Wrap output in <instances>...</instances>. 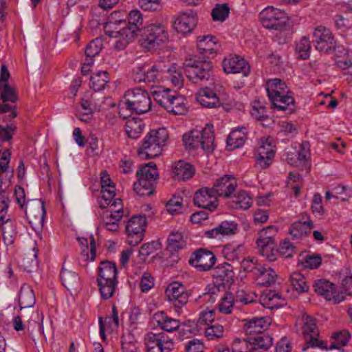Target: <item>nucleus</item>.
<instances>
[{"instance_id":"72a5a7b5","label":"nucleus","mask_w":352,"mask_h":352,"mask_svg":"<svg viewBox=\"0 0 352 352\" xmlns=\"http://www.w3.org/2000/svg\"><path fill=\"white\" fill-rule=\"evenodd\" d=\"M35 302V295L32 287L28 285H23L21 287L19 296V304L21 309L33 307Z\"/></svg>"},{"instance_id":"a878e982","label":"nucleus","mask_w":352,"mask_h":352,"mask_svg":"<svg viewBox=\"0 0 352 352\" xmlns=\"http://www.w3.org/2000/svg\"><path fill=\"white\" fill-rule=\"evenodd\" d=\"M212 276L220 282L219 284L229 286L233 283L234 272L230 264L224 263L214 269Z\"/></svg>"},{"instance_id":"c9c22d12","label":"nucleus","mask_w":352,"mask_h":352,"mask_svg":"<svg viewBox=\"0 0 352 352\" xmlns=\"http://www.w3.org/2000/svg\"><path fill=\"white\" fill-rule=\"evenodd\" d=\"M97 283L102 299L107 300L114 295L118 280L97 279Z\"/></svg>"},{"instance_id":"3c124183","label":"nucleus","mask_w":352,"mask_h":352,"mask_svg":"<svg viewBox=\"0 0 352 352\" xmlns=\"http://www.w3.org/2000/svg\"><path fill=\"white\" fill-rule=\"evenodd\" d=\"M232 352H253L250 338H235L232 345Z\"/></svg>"},{"instance_id":"f257e3e1","label":"nucleus","mask_w":352,"mask_h":352,"mask_svg":"<svg viewBox=\"0 0 352 352\" xmlns=\"http://www.w3.org/2000/svg\"><path fill=\"white\" fill-rule=\"evenodd\" d=\"M266 90L274 108L288 114L295 111L296 104L293 94L285 82L278 78L269 80Z\"/></svg>"},{"instance_id":"774afa93","label":"nucleus","mask_w":352,"mask_h":352,"mask_svg":"<svg viewBox=\"0 0 352 352\" xmlns=\"http://www.w3.org/2000/svg\"><path fill=\"white\" fill-rule=\"evenodd\" d=\"M215 311L214 309H206L201 311L197 320L199 325H211L214 320Z\"/></svg>"},{"instance_id":"7c9ffc66","label":"nucleus","mask_w":352,"mask_h":352,"mask_svg":"<svg viewBox=\"0 0 352 352\" xmlns=\"http://www.w3.org/2000/svg\"><path fill=\"white\" fill-rule=\"evenodd\" d=\"M247 139V132L245 127L233 130L227 138V147L229 150H234L242 146Z\"/></svg>"},{"instance_id":"393cba45","label":"nucleus","mask_w":352,"mask_h":352,"mask_svg":"<svg viewBox=\"0 0 352 352\" xmlns=\"http://www.w3.org/2000/svg\"><path fill=\"white\" fill-rule=\"evenodd\" d=\"M142 15L138 10H132L129 14V22L124 26L126 34L125 38L131 42L138 35L140 34L142 25Z\"/></svg>"},{"instance_id":"4d7b16f0","label":"nucleus","mask_w":352,"mask_h":352,"mask_svg":"<svg viewBox=\"0 0 352 352\" xmlns=\"http://www.w3.org/2000/svg\"><path fill=\"white\" fill-rule=\"evenodd\" d=\"M234 303V297L231 293H226L218 304L219 312L223 314H230L232 312Z\"/></svg>"},{"instance_id":"58836bf2","label":"nucleus","mask_w":352,"mask_h":352,"mask_svg":"<svg viewBox=\"0 0 352 352\" xmlns=\"http://www.w3.org/2000/svg\"><path fill=\"white\" fill-rule=\"evenodd\" d=\"M253 352H264L272 344V338L267 334H261L256 337L250 338Z\"/></svg>"},{"instance_id":"864d4df0","label":"nucleus","mask_w":352,"mask_h":352,"mask_svg":"<svg viewBox=\"0 0 352 352\" xmlns=\"http://www.w3.org/2000/svg\"><path fill=\"white\" fill-rule=\"evenodd\" d=\"M262 298L263 302L269 307H277L281 305L284 302V300L281 298V295L272 290L264 292Z\"/></svg>"},{"instance_id":"4c0bfd02","label":"nucleus","mask_w":352,"mask_h":352,"mask_svg":"<svg viewBox=\"0 0 352 352\" xmlns=\"http://www.w3.org/2000/svg\"><path fill=\"white\" fill-rule=\"evenodd\" d=\"M167 242V249L171 253L184 249L186 245V240L182 233L179 232H172L168 236Z\"/></svg>"},{"instance_id":"f3484780","label":"nucleus","mask_w":352,"mask_h":352,"mask_svg":"<svg viewBox=\"0 0 352 352\" xmlns=\"http://www.w3.org/2000/svg\"><path fill=\"white\" fill-rule=\"evenodd\" d=\"M165 293L168 300L171 302L175 307H181L188 300V294L185 287L177 282L170 284Z\"/></svg>"},{"instance_id":"e433bc0d","label":"nucleus","mask_w":352,"mask_h":352,"mask_svg":"<svg viewBox=\"0 0 352 352\" xmlns=\"http://www.w3.org/2000/svg\"><path fill=\"white\" fill-rule=\"evenodd\" d=\"M166 72V66L160 63L151 67L145 65L146 82H156L162 78Z\"/></svg>"},{"instance_id":"338daca9","label":"nucleus","mask_w":352,"mask_h":352,"mask_svg":"<svg viewBox=\"0 0 352 352\" xmlns=\"http://www.w3.org/2000/svg\"><path fill=\"white\" fill-rule=\"evenodd\" d=\"M166 210L171 214L179 213L182 210V200L180 197L170 199L166 206Z\"/></svg>"},{"instance_id":"0e129e2a","label":"nucleus","mask_w":352,"mask_h":352,"mask_svg":"<svg viewBox=\"0 0 352 352\" xmlns=\"http://www.w3.org/2000/svg\"><path fill=\"white\" fill-rule=\"evenodd\" d=\"M123 215V210L121 209L113 210H107L104 212L102 217V223L103 225L107 224V223H112L113 222H119Z\"/></svg>"},{"instance_id":"f03ea898","label":"nucleus","mask_w":352,"mask_h":352,"mask_svg":"<svg viewBox=\"0 0 352 352\" xmlns=\"http://www.w3.org/2000/svg\"><path fill=\"white\" fill-rule=\"evenodd\" d=\"M124 99L119 104V113L123 118H126L124 110L137 114H143L151 110L152 102L150 96L141 88L128 90L124 95Z\"/></svg>"},{"instance_id":"9b49d317","label":"nucleus","mask_w":352,"mask_h":352,"mask_svg":"<svg viewBox=\"0 0 352 352\" xmlns=\"http://www.w3.org/2000/svg\"><path fill=\"white\" fill-rule=\"evenodd\" d=\"M147 352H170L174 349L173 340L164 333H148L144 338Z\"/></svg>"},{"instance_id":"c85d7f7f","label":"nucleus","mask_w":352,"mask_h":352,"mask_svg":"<svg viewBox=\"0 0 352 352\" xmlns=\"http://www.w3.org/2000/svg\"><path fill=\"white\" fill-rule=\"evenodd\" d=\"M255 276L258 285L268 287L275 283L277 274L272 268H265L261 265L259 266V270H256Z\"/></svg>"},{"instance_id":"ea45409f","label":"nucleus","mask_w":352,"mask_h":352,"mask_svg":"<svg viewBox=\"0 0 352 352\" xmlns=\"http://www.w3.org/2000/svg\"><path fill=\"white\" fill-rule=\"evenodd\" d=\"M155 182L148 179L138 177V182L133 184V189L141 196H150L153 192Z\"/></svg>"},{"instance_id":"39448f33","label":"nucleus","mask_w":352,"mask_h":352,"mask_svg":"<svg viewBox=\"0 0 352 352\" xmlns=\"http://www.w3.org/2000/svg\"><path fill=\"white\" fill-rule=\"evenodd\" d=\"M214 135L212 126L207 124L201 131L193 130L183 135V142L186 148L194 150L201 148L207 153L214 149Z\"/></svg>"},{"instance_id":"dca6fc26","label":"nucleus","mask_w":352,"mask_h":352,"mask_svg":"<svg viewBox=\"0 0 352 352\" xmlns=\"http://www.w3.org/2000/svg\"><path fill=\"white\" fill-rule=\"evenodd\" d=\"M194 204L199 208L214 210L218 206V197L212 188L204 187L198 190L194 196Z\"/></svg>"},{"instance_id":"4468645a","label":"nucleus","mask_w":352,"mask_h":352,"mask_svg":"<svg viewBox=\"0 0 352 352\" xmlns=\"http://www.w3.org/2000/svg\"><path fill=\"white\" fill-rule=\"evenodd\" d=\"M216 262L213 252L200 248L192 252L189 263L199 272L208 271L212 268Z\"/></svg>"},{"instance_id":"5701e85b","label":"nucleus","mask_w":352,"mask_h":352,"mask_svg":"<svg viewBox=\"0 0 352 352\" xmlns=\"http://www.w3.org/2000/svg\"><path fill=\"white\" fill-rule=\"evenodd\" d=\"M100 176L102 196L99 204L100 208H105L106 206L111 203V199L116 195L115 186L106 171H102Z\"/></svg>"},{"instance_id":"a211bd4d","label":"nucleus","mask_w":352,"mask_h":352,"mask_svg":"<svg viewBox=\"0 0 352 352\" xmlns=\"http://www.w3.org/2000/svg\"><path fill=\"white\" fill-rule=\"evenodd\" d=\"M25 214L30 224L42 223L45 216V208L41 199L28 201L24 208Z\"/></svg>"},{"instance_id":"79ce46f5","label":"nucleus","mask_w":352,"mask_h":352,"mask_svg":"<svg viewBox=\"0 0 352 352\" xmlns=\"http://www.w3.org/2000/svg\"><path fill=\"white\" fill-rule=\"evenodd\" d=\"M109 77L106 71L94 73L90 78V87L96 91L103 89L109 82Z\"/></svg>"},{"instance_id":"f704fd0d","label":"nucleus","mask_w":352,"mask_h":352,"mask_svg":"<svg viewBox=\"0 0 352 352\" xmlns=\"http://www.w3.org/2000/svg\"><path fill=\"white\" fill-rule=\"evenodd\" d=\"M118 269L116 264L109 261H103L98 267L97 279L118 280Z\"/></svg>"},{"instance_id":"49530a36","label":"nucleus","mask_w":352,"mask_h":352,"mask_svg":"<svg viewBox=\"0 0 352 352\" xmlns=\"http://www.w3.org/2000/svg\"><path fill=\"white\" fill-rule=\"evenodd\" d=\"M290 281L293 287L298 292H307L309 285L305 276L299 272H294L290 276Z\"/></svg>"},{"instance_id":"e2e57ef3","label":"nucleus","mask_w":352,"mask_h":352,"mask_svg":"<svg viewBox=\"0 0 352 352\" xmlns=\"http://www.w3.org/2000/svg\"><path fill=\"white\" fill-rule=\"evenodd\" d=\"M158 323L164 331L168 332L175 331L179 328L180 324L179 320L168 317H164L162 320H158Z\"/></svg>"},{"instance_id":"412c9836","label":"nucleus","mask_w":352,"mask_h":352,"mask_svg":"<svg viewBox=\"0 0 352 352\" xmlns=\"http://www.w3.org/2000/svg\"><path fill=\"white\" fill-rule=\"evenodd\" d=\"M223 70L227 74L241 73L248 76L250 73V65L244 58L236 56L225 58L222 63Z\"/></svg>"},{"instance_id":"37998d69","label":"nucleus","mask_w":352,"mask_h":352,"mask_svg":"<svg viewBox=\"0 0 352 352\" xmlns=\"http://www.w3.org/2000/svg\"><path fill=\"white\" fill-rule=\"evenodd\" d=\"M313 228V223L308 222H296L293 223L289 229V233L294 239H300L302 236L311 232Z\"/></svg>"},{"instance_id":"7ed1b4c3","label":"nucleus","mask_w":352,"mask_h":352,"mask_svg":"<svg viewBox=\"0 0 352 352\" xmlns=\"http://www.w3.org/2000/svg\"><path fill=\"white\" fill-rule=\"evenodd\" d=\"M168 134L165 129L151 130L144 138L138 155L143 159H152L159 156L165 146Z\"/></svg>"},{"instance_id":"bb28decb","label":"nucleus","mask_w":352,"mask_h":352,"mask_svg":"<svg viewBox=\"0 0 352 352\" xmlns=\"http://www.w3.org/2000/svg\"><path fill=\"white\" fill-rule=\"evenodd\" d=\"M197 102L206 108H214L220 105L217 94L208 87L201 88L196 94Z\"/></svg>"},{"instance_id":"ddd939ff","label":"nucleus","mask_w":352,"mask_h":352,"mask_svg":"<svg viewBox=\"0 0 352 352\" xmlns=\"http://www.w3.org/2000/svg\"><path fill=\"white\" fill-rule=\"evenodd\" d=\"M275 152V146L272 138L261 139L256 151V166L261 169L267 168L272 162Z\"/></svg>"},{"instance_id":"6ab92c4d","label":"nucleus","mask_w":352,"mask_h":352,"mask_svg":"<svg viewBox=\"0 0 352 352\" xmlns=\"http://www.w3.org/2000/svg\"><path fill=\"white\" fill-rule=\"evenodd\" d=\"M104 31L106 35L116 38L114 46L118 50H122L130 43L126 40V34L124 27L119 28L118 25L113 21H109L104 25Z\"/></svg>"},{"instance_id":"6e6552de","label":"nucleus","mask_w":352,"mask_h":352,"mask_svg":"<svg viewBox=\"0 0 352 352\" xmlns=\"http://www.w3.org/2000/svg\"><path fill=\"white\" fill-rule=\"evenodd\" d=\"M212 68V63L207 60L188 59L184 63L185 73L192 83L208 80L210 77Z\"/></svg>"},{"instance_id":"f8f14e48","label":"nucleus","mask_w":352,"mask_h":352,"mask_svg":"<svg viewBox=\"0 0 352 352\" xmlns=\"http://www.w3.org/2000/svg\"><path fill=\"white\" fill-rule=\"evenodd\" d=\"M146 226L145 215L133 216L128 221L126 230L128 233L127 242L130 245L135 246L142 241Z\"/></svg>"},{"instance_id":"603ef678","label":"nucleus","mask_w":352,"mask_h":352,"mask_svg":"<svg viewBox=\"0 0 352 352\" xmlns=\"http://www.w3.org/2000/svg\"><path fill=\"white\" fill-rule=\"evenodd\" d=\"M0 93L1 98L3 102H11L15 103L18 100L14 89L8 83L0 84Z\"/></svg>"},{"instance_id":"6e6d98bb","label":"nucleus","mask_w":352,"mask_h":352,"mask_svg":"<svg viewBox=\"0 0 352 352\" xmlns=\"http://www.w3.org/2000/svg\"><path fill=\"white\" fill-rule=\"evenodd\" d=\"M230 13V8L227 4H217L212 10L211 16L214 21H225Z\"/></svg>"},{"instance_id":"0eeeda50","label":"nucleus","mask_w":352,"mask_h":352,"mask_svg":"<svg viewBox=\"0 0 352 352\" xmlns=\"http://www.w3.org/2000/svg\"><path fill=\"white\" fill-rule=\"evenodd\" d=\"M155 101L174 115H182L187 110L186 98L178 94L171 93L169 90L155 91L153 93Z\"/></svg>"},{"instance_id":"a18cd8bd","label":"nucleus","mask_w":352,"mask_h":352,"mask_svg":"<svg viewBox=\"0 0 352 352\" xmlns=\"http://www.w3.org/2000/svg\"><path fill=\"white\" fill-rule=\"evenodd\" d=\"M144 127V124L141 120L129 119L126 123V133L130 138L135 139L142 132Z\"/></svg>"},{"instance_id":"c756f323","label":"nucleus","mask_w":352,"mask_h":352,"mask_svg":"<svg viewBox=\"0 0 352 352\" xmlns=\"http://www.w3.org/2000/svg\"><path fill=\"white\" fill-rule=\"evenodd\" d=\"M267 322L264 318H252L244 320L243 329L247 334H262L267 329Z\"/></svg>"},{"instance_id":"69168bd1","label":"nucleus","mask_w":352,"mask_h":352,"mask_svg":"<svg viewBox=\"0 0 352 352\" xmlns=\"http://www.w3.org/2000/svg\"><path fill=\"white\" fill-rule=\"evenodd\" d=\"M259 266L257 260L254 258H244L241 262V267L245 272H252L254 276L256 274V270H259Z\"/></svg>"},{"instance_id":"1a4fd4ad","label":"nucleus","mask_w":352,"mask_h":352,"mask_svg":"<svg viewBox=\"0 0 352 352\" xmlns=\"http://www.w3.org/2000/svg\"><path fill=\"white\" fill-rule=\"evenodd\" d=\"M263 26L266 29L281 30L287 21V14L282 10L268 6L259 14Z\"/></svg>"},{"instance_id":"9d476101","label":"nucleus","mask_w":352,"mask_h":352,"mask_svg":"<svg viewBox=\"0 0 352 352\" xmlns=\"http://www.w3.org/2000/svg\"><path fill=\"white\" fill-rule=\"evenodd\" d=\"M313 42L316 49L327 54L336 51V41L329 29L324 26H318L313 32Z\"/></svg>"},{"instance_id":"4be33fe9","label":"nucleus","mask_w":352,"mask_h":352,"mask_svg":"<svg viewBox=\"0 0 352 352\" xmlns=\"http://www.w3.org/2000/svg\"><path fill=\"white\" fill-rule=\"evenodd\" d=\"M236 182L234 177L231 175H224L215 182L211 188L217 197H230L235 190Z\"/></svg>"},{"instance_id":"473e14b6","label":"nucleus","mask_w":352,"mask_h":352,"mask_svg":"<svg viewBox=\"0 0 352 352\" xmlns=\"http://www.w3.org/2000/svg\"><path fill=\"white\" fill-rule=\"evenodd\" d=\"M60 280L68 290H76L80 286L78 275L75 272L65 269L64 266L60 272Z\"/></svg>"},{"instance_id":"09e8293b","label":"nucleus","mask_w":352,"mask_h":352,"mask_svg":"<svg viewBox=\"0 0 352 352\" xmlns=\"http://www.w3.org/2000/svg\"><path fill=\"white\" fill-rule=\"evenodd\" d=\"M136 175L138 177H143L155 182L159 176L157 166L153 162L146 164L137 172Z\"/></svg>"},{"instance_id":"b1692460","label":"nucleus","mask_w":352,"mask_h":352,"mask_svg":"<svg viewBox=\"0 0 352 352\" xmlns=\"http://www.w3.org/2000/svg\"><path fill=\"white\" fill-rule=\"evenodd\" d=\"M196 24V13L190 10L179 14L173 23V27L178 32L186 34L190 32Z\"/></svg>"},{"instance_id":"de8ad7c7","label":"nucleus","mask_w":352,"mask_h":352,"mask_svg":"<svg viewBox=\"0 0 352 352\" xmlns=\"http://www.w3.org/2000/svg\"><path fill=\"white\" fill-rule=\"evenodd\" d=\"M212 35L200 36L197 38V48L201 53H213L216 42Z\"/></svg>"},{"instance_id":"2f4dec72","label":"nucleus","mask_w":352,"mask_h":352,"mask_svg":"<svg viewBox=\"0 0 352 352\" xmlns=\"http://www.w3.org/2000/svg\"><path fill=\"white\" fill-rule=\"evenodd\" d=\"M173 173L175 179L179 181L186 180L193 176L195 169L190 164L180 160L175 163Z\"/></svg>"},{"instance_id":"20e7f679","label":"nucleus","mask_w":352,"mask_h":352,"mask_svg":"<svg viewBox=\"0 0 352 352\" xmlns=\"http://www.w3.org/2000/svg\"><path fill=\"white\" fill-rule=\"evenodd\" d=\"M296 331L300 333L305 339V346L302 350L308 348L318 347L327 349V346L323 340H319V331L316 325V319L312 316L304 314L301 319L296 324Z\"/></svg>"},{"instance_id":"423d86ee","label":"nucleus","mask_w":352,"mask_h":352,"mask_svg":"<svg viewBox=\"0 0 352 352\" xmlns=\"http://www.w3.org/2000/svg\"><path fill=\"white\" fill-rule=\"evenodd\" d=\"M140 43L148 50H156L168 41V34L164 25L152 23L141 30Z\"/></svg>"},{"instance_id":"a19ab883","label":"nucleus","mask_w":352,"mask_h":352,"mask_svg":"<svg viewBox=\"0 0 352 352\" xmlns=\"http://www.w3.org/2000/svg\"><path fill=\"white\" fill-rule=\"evenodd\" d=\"M251 197L245 190H240L232 197V206L234 209L247 210L252 205Z\"/></svg>"},{"instance_id":"052dcab7","label":"nucleus","mask_w":352,"mask_h":352,"mask_svg":"<svg viewBox=\"0 0 352 352\" xmlns=\"http://www.w3.org/2000/svg\"><path fill=\"white\" fill-rule=\"evenodd\" d=\"M278 252L283 258H291L296 252V248L290 241L285 240L280 243Z\"/></svg>"},{"instance_id":"c03bdc74","label":"nucleus","mask_w":352,"mask_h":352,"mask_svg":"<svg viewBox=\"0 0 352 352\" xmlns=\"http://www.w3.org/2000/svg\"><path fill=\"white\" fill-rule=\"evenodd\" d=\"M38 249L36 247V243L32 250L25 254V256L21 261V265L28 272H32L33 269L37 267L38 261L37 260V254Z\"/></svg>"},{"instance_id":"2eb2a0df","label":"nucleus","mask_w":352,"mask_h":352,"mask_svg":"<svg viewBox=\"0 0 352 352\" xmlns=\"http://www.w3.org/2000/svg\"><path fill=\"white\" fill-rule=\"evenodd\" d=\"M315 292L324 296L327 300H333L334 304H338L344 300V296L337 294L336 286L326 279H319L313 285Z\"/></svg>"},{"instance_id":"680f3d73","label":"nucleus","mask_w":352,"mask_h":352,"mask_svg":"<svg viewBox=\"0 0 352 352\" xmlns=\"http://www.w3.org/2000/svg\"><path fill=\"white\" fill-rule=\"evenodd\" d=\"M334 342L331 344L329 348L327 347V349H339L340 346H344L349 342V339L350 338V334L348 331H344L333 335Z\"/></svg>"},{"instance_id":"8fccbe9b","label":"nucleus","mask_w":352,"mask_h":352,"mask_svg":"<svg viewBox=\"0 0 352 352\" xmlns=\"http://www.w3.org/2000/svg\"><path fill=\"white\" fill-rule=\"evenodd\" d=\"M311 43L309 38L303 36L297 43L296 51L298 57L302 60L307 59L310 55Z\"/></svg>"},{"instance_id":"cd10ccee","label":"nucleus","mask_w":352,"mask_h":352,"mask_svg":"<svg viewBox=\"0 0 352 352\" xmlns=\"http://www.w3.org/2000/svg\"><path fill=\"white\" fill-rule=\"evenodd\" d=\"M276 233V228L270 226L263 228L258 232V238L256 240V243L259 250L264 248L270 249L275 246L274 236Z\"/></svg>"},{"instance_id":"13d9d810","label":"nucleus","mask_w":352,"mask_h":352,"mask_svg":"<svg viewBox=\"0 0 352 352\" xmlns=\"http://www.w3.org/2000/svg\"><path fill=\"white\" fill-rule=\"evenodd\" d=\"M102 48V41L100 38L92 40L85 48V55L88 58L97 56Z\"/></svg>"},{"instance_id":"aec40b11","label":"nucleus","mask_w":352,"mask_h":352,"mask_svg":"<svg viewBox=\"0 0 352 352\" xmlns=\"http://www.w3.org/2000/svg\"><path fill=\"white\" fill-rule=\"evenodd\" d=\"M310 145L308 142H303L298 151H287L285 160L288 164L296 167L305 166L310 157Z\"/></svg>"},{"instance_id":"bf43d9fd","label":"nucleus","mask_w":352,"mask_h":352,"mask_svg":"<svg viewBox=\"0 0 352 352\" xmlns=\"http://www.w3.org/2000/svg\"><path fill=\"white\" fill-rule=\"evenodd\" d=\"M224 328L217 323L209 325L205 329V335L209 340L222 338L223 336Z\"/></svg>"},{"instance_id":"5fc2aeb1","label":"nucleus","mask_w":352,"mask_h":352,"mask_svg":"<svg viewBox=\"0 0 352 352\" xmlns=\"http://www.w3.org/2000/svg\"><path fill=\"white\" fill-rule=\"evenodd\" d=\"M165 73L167 74L166 78L169 79L175 87L179 89L182 87L184 83L183 75L180 71L176 69L175 65L169 68L166 67Z\"/></svg>"}]
</instances>
